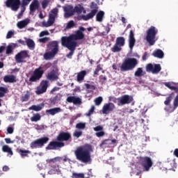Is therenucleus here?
<instances>
[{"mask_svg": "<svg viewBox=\"0 0 178 178\" xmlns=\"http://www.w3.org/2000/svg\"><path fill=\"white\" fill-rule=\"evenodd\" d=\"M58 12L59 10L58 8H53L49 15V19L47 22H43L42 25L44 27H51V26L55 23V19L58 17Z\"/></svg>", "mask_w": 178, "mask_h": 178, "instance_id": "obj_10", "label": "nucleus"}, {"mask_svg": "<svg viewBox=\"0 0 178 178\" xmlns=\"http://www.w3.org/2000/svg\"><path fill=\"white\" fill-rule=\"evenodd\" d=\"M50 38H40L39 39V41L40 42H42V44H45V42H48V41H49Z\"/></svg>", "mask_w": 178, "mask_h": 178, "instance_id": "obj_58", "label": "nucleus"}, {"mask_svg": "<svg viewBox=\"0 0 178 178\" xmlns=\"http://www.w3.org/2000/svg\"><path fill=\"white\" fill-rule=\"evenodd\" d=\"M74 137H76V138H79V137H81L83 136V131H76L73 134Z\"/></svg>", "mask_w": 178, "mask_h": 178, "instance_id": "obj_55", "label": "nucleus"}, {"mask_svg": "<svg viewBox=\"0 0 178 178\" xmlns=\"http://www.w3.org/2000/svg\"><path fill=\"white\" fill-rule=\"evenodd\" d=\"M44 35H49V32H48V31H43L40 32V37H44Z\"/></svg>", "mask_w": 178, "mask_h": 178, "instance_id": "obj_61", "label": "nucleus"}, {"mask_svg": "<svg viewBox=\"0 0 178 178\" xmlns=\"http://www.w3.org/2000/svg\"><path fill=\"white\" fill-rule=\"evenodd\" d=\"M118 143L116 139H106L102 143L101 146L104 147V148H111L113 145H115Z\"/></svg>", "mask_w": 178, "mask_h": 178, "instance_id": "obj_24", "label": "nucleus"}, {"mask_svg": "<svg viewBox=\"0 0 178 178\" xmlns=\"http://www.w3.org/2000/svg\"><path fill=\"white\" fill-rule=\"evenodd\" d=\"M48 84H49V82L47 80L42 81L40 83V87H38L35 91L37 95H40L41 94H44V92H47V90L48 89Z\"/></svg>", "mask_w": 178, "mask_h": 178, "instance_id": "obj_17", "label": "nucleus"}, {"mask_svg": "<svg viewBox=\"0 0 178 178\" xmlns=\"http://www.w3.org/2000/svg\"><path fill=\"white\" fill-rule=\"evenodd\" d=\"M13 35H15V32L13 31H9L6 35L7 40H9V38H12Z\"/></svg>", "mask_w": 178, "mask_h": 178, "instance_id": "obj_57", "label": "nucleus"}, {"mask_svg": "<svg viewBox=\"0 0 178 178\" xmlns=\"http://www.w3.org/2000/svg\"><path fill=\"white\" fill-rule=\"evenodd\" d=\"M102 97H99L97 98H96L95 99V105H97V106L101 105V104L102 103Z\"/></svg>", "mask_w": 178, "mask_h": 178, "instance_id": "obj_54", "label": "nucleus"}, {"mask_svg": "<svg viewBox=\"0 0 178 178\" xmlns=\"http://www.w3.org/2000/svg\"><path fill=\"white\" fill-rule=\"evenodd\" d=\"M162 70V67H161V64H154L148 63L146 65V72L147 73H152V74H158L159 72Z\"/></svg>", "mask_w": 178, "mask_h": 178, "instance_id": "obj_14", "label": "nucleus"}, {"mask_svg": "<svg viewBox=\"0 0 178 178\" xmlns=\"http://www.w3.org/2000/svg\"><path fill=\"white\" fill-rule=\"evenodd\" d=\"M136 45V38H134V32L131 30L129 35V47L130 49H133Z\"/></svg>", "mask_w": 178, "mask_h": 178, "instance_id": "obj_26", "label": "nucleus"}, {"mask_svg": "<svg viewBox=\"0 0 178 178\" xmlns=\"http://www.w3.org/2000/svg\"><path fill=\"white\" fill-rule=\"evenodd\" d=\"M17 152H18V154H19L20 156L22 158L29 156V154H30L29 150H23L22 149H17Z\"/></svg>", "mask_w": 178, "mask_h": 178, "instance_id": "obj_38", "label": "nucleus"}, {"mask_svg": "<svg viewBox=\"0 0 178 178\" xmlns=\"http://www.w3.org/2000/svg\"><path fill=\"white\" fill-rule=\"evenodd\" d=\"M115 108V104L112 102H109L103 106L102 112L104 115H108L109 112H113Z\"/></svg>", "mask_w": 178, "mask_h": 178, "instance_id": "obj_21", "label": "nucleus"}, {"mask_svg": "<svg viewBox=\"0 0 178 178\" xmlns=\"http://www.w3.org/2000/svg\"><path fill=\"white\" fill-rule=\"evenodd\" d=\"M92 16L91 14H88L86 15H82L77 17V20H84L85 22H87V20H90V19H92Z\"/></svg>", "mask_w": 178, "mask_h": 178, "instance_id": "obj_41", "label": "nucleus"}, {"mask_svg": "<svg viewBox=\"0 0 178 178\" xmlns=\"http://www.w3.org/2000/svg\"><path fill=\"white\" fill-rule=\"evenodd\" d=\"M126 39L124 37H118L116 38L115 43L111 49V52L116 53L122 51V47H124Z\"/></svg>", "mask_w": 178, "mask_h": 178, "instance_id": "obj_11", "label": "nucleus"}, {"mask_svg": "<svg viewBox=\"0 0 178 178\" xmlns=\"http://www.w3.org/2000/svg\"><path fill=\"white\" fill-rule=\"evenodd\" d=\"M94 131H96V137L101 138L105 136V131H104V127L98 125L93 128Z\"/></svg>", "mask_w": 178, "mask_h": 178, "instance_id": "obj_25", "label": "nucleus"}, {"mask_svg": "<svg viewBox=\"0 0 178 178\" xmlns=\"http://www.w3.org/2000/svg\"><path fill=\"white\" fill-rule=\"evenodd\" d=\"M47 79L48 80H58L59 79V76H58V74H56V70H53L51 72L48 73L47 74Z\"/></svg>", "mask_w": 178, "mask_h": 178, "instance_id": "obj_32", "label": "nucleus"}, {"mask_svg": "<svg viewBox=\"0 0 178 178\" xmlns=\"http://www.w3.org/2000/svg\"><path fill=\"white\" fill-rule=\"evenodd\" d=\"M146 72L144 71V68L138 67L136 71L134 72L135 77H143V76H145Z\"/></svg>", "mask_w": 178, "mask_h": 178, "instance_id": "obj_34", "label": "nucleus"}, {"mask_svg": "<svg viewBox=\"0 0 178 178\" xmlns=\"http://www.w3.org/2000/svg\"><path fill=\"white\" fill-rule=\"evenodd\" d=\"M44 75V70H42V67H39L36 68L34 71L33 74L29 78V81H27L28 86H31L33 83H37V81H40Z\"/></svg>", "mask_w": 178, "mask_h": 178, "instance_id": "obj_6", "label": "nucleus"}, {"mask_svg": "<svg viewBox=\"0 0 178 178\" xmlns=\"http://www.w3.org/2000/svg\"><path fill=\"white\" fill-rule=\"evenodd\" d=\"M83 175H85V178H90L91 176H92V172H91V170H90L88 172L83 173Z\"/></svg>", "mask_w": 178, "mask_h": 178, "instance_id": "obj_60", "label": "nucleus"}, {"mask_svg": "<svg viewBox=\"0 0 178 178\" xmlns=\"http://www.w3.org/2000/svg\"><path fill=\"white\" fill-rule=\"evenodd\" d=\"M178 108V95L175 97L173 101V106L169 104L164 109L165 112L168 113H172L174 111H176Z\"/></svg>", "mask_w": 178, "mask_h": 178, "instance_id": "obj_19", "label": "nucleus"}, {"mask_svg": "<svg viewBox=\"0 0 178 178\" xmlns=\"http://www.w3.org/2000/svg\"><path fill=\"white\" fill-rule=\"evenodd\" d=\"M87 75V71L82 70L77 74L76 81L81 83L84 80V77Z\"/></svg>", "mask_w": 178, "mask_h": 178, "instance_id": "obj_33", "label": "nucleus"}, {"mask_svg": "<svg viewBox=\"0 0 178 178\" xmlns=\"http://www.w3.org/2000/svg\"><path fill=\"white\" fill-rule=\"evenodd\" d=\"M94 111H95V106H92L90 109L88 111V113H86V116L90 117L92 113H94Z\"/></svg>", "mask_w": 178, "mask_h": 178, "instance_id": "obj_52", "label": "nucleus"}, {"mask_svg": "<svg viewBox=\"0 0 178 178\" xmlns=\"http://www.w3.org/2000/svg\"><path fill=\"white\" fill-rule=\"evenodd\" d=\"M91 152H92V146L86 143L82 146H79L74 150L76 159L82 163H91Z\"/></svg>", "mask_w": 178, "mask_h": 178, "instance_id": "obj_1", "label": "nucleus"}, {"mask_svg": "<svg viewBox=\"0 0 178 178\" xmlns=\"http://www.w3.org/2000/svg\"><path fill=\"white\" fill-rule=\"evenodd\" d=\"M72 178H86L84 173L72 172Z\"/></svg>", "mask_w": 178, "mask_h": 178, "instance_id": "obj_45", "label": "nucleus"}, {"mask_svg": "<svg viewBox=\"0 0 178 178\" xmlns=\"http://www.w3.org/2000/svg\"><path fill=\"white\" fill-rule=\"evenodd\" d=\"M61 44L63 47H65V48H67L70 51V52L67 54V57L68 59H72V56H73V54H74V51H76V47H77V42H68L66 40H64L63 39H61Z\"/></svg>", "mask_w": 178, "mask_h": 178, "instance_id": "obj_9", "label": "nucleus"}, {"mask_svg": "<svg viewBox=\"0 0 178 178\" xmlns=\"http://www.w3.org/2000/svg\"><path fill=\"white\" fill-rule=\"evenodd\" d=\"M59 52V42L57 40L50 41L47 44V52L43 55L45 60H51L53 58H55Z\"/></svg>", "mask_w": 178, "mask_h": 178, "instance_id": "obj_2", "label": "nucleus"}, {"mask_svg": "<svg viewBox=\"0 0 178 178\" xmlns=\"http://www.w3.org/2000/svg\"><path fill=\"white\" fill-rule=\"evenodd\" d=\"M26 45L28 48H29L31 50L35 48V43L34 42V40H33L32 39H28L26 40Z\"/></svg>", "mask_w": 178, "mask_h": 178, "instance_id": "obj_40", "label": "nucleus"}, {"mask_svg": "<svg viewBox=\"0 0 178 178\" xmlns=\"http://www.w3.org/2000/svg\"><path fill=\"white\" fill-rule=\"evenodd\" d=\"M83 31H86V28L83 26L79 27V30L76 31L75 34H72L70 36H63L61 40H64V41H67V42L73 43L77 42V40H83L84 39V33Z\"/></svg>", "mask_w": 178, "mask_h": 178, "instance_id": "obj_4", "label": "nucleus"}, {"mask_svg": "<svg viewBox=\"0 0 178 178\" xmlns=\"http://www.w3.org/2000/svg\"><path fill=\"white\" fill-rule=\"evenodd\" d=\"M13 131H14L13 127H8L7 128V132L8 134H13Z\"/></svg>", "mask_w": 178, "mask_h": 178, "instance_id": "obj_62", "label": "nucleus"}, {"mask_svg": "<svg viewBox=\"0 0 178 178\" xmlns=\"http://www.w3.org/2000/svg\"><path fill=\"white\" fill-rule=\"evenodd\" d=\"M152 55L153 56H154V58H158L159 59H162L163 56H165V54H163V51L159 49L154 51Z\"/></svg>", "mask_w": 178, "mask_h": 178, "instance_id": "obj_35", "label": "nucleus"}, {"mask_svg": "<svg viewBox=\"0 0 178 178\" xmlns=\"http://www.w3.org/2000/svg\"><path fill=\"white\" fill-rule=\"evenodd\" d=\"M31 2V0H22L20 5H23L24 6H27Z\"/></svg>", "mask_w": 178, "mask_h": 178, "instance_id": "obj_59", "label": "nucleus"}, {"mask_svg": "<svg viewBox=\"0 0 178 178\" xmlns=\"http://www.w3.org/2000/svg\"><path fill=\"white\" fill-rule=\"evenodd\" d=\"M38 9H40V1L38 0H33L29 6L30 14L34 13Z\"/></svg>", "mask_w": 178, "mask_h": 178, "instance_id": "obj_23", "label": "nucleus"}, {"mask_svg": "<svg viewBox=\"0 0 178 178\" xmlns=\"http://www.w3.org/2000/svg\"><path fill=\"white\" fill-rule=\"evenodd\" d=\"M30 98V95L26 94L24 96H22L21 101L22 102H27Z\"/></svg>", "mask_w": 178, "mask_h": 178, "instance_id": "obj_56", "label": "nucleus"}, {"mask_svg": "<svg viewBox=\"0 0 178 178\" xmlns=\"http://www.w3.org/2000/svg\"><path fill=\"white\" fill-rule=\"evenodd\" d=\"M59 101H60V96L58 95L51 99L52 104H58Z\"/></svg>", "mask_w": 178, "mask_h": 178, "instance_id": "obj_51", "label": "nucleus"}, {"mask_svg": "<svg viewBox=\"0 0 178 178\" xmlns=\"http://www.w3.org/2000/svg\"><path fill=\"white\" fill-rule=\"evenodd\" d=\"M67 101L70 104H74V105H80L81 104V99L80 97H76L74 96H70L67 98Z\"/></svg>", "mask_w": 178, "mask_h": 178, "instance_id": "obj_27", "label": "nucleus"}, {"mask_svg": "<svg viewBox=\"0 0 178 178\" xmlns=\"http://www.w3.org/2000/svg\"><path fill=\"white\" fill-rule=\"evenodd\" d=\"M13 51V47L11 44H9L7 47L6 54L7 55H9V54H12Z\"/></svg>", "mask_w": 178, "mask_h": 178, "instance_id": "obj_53", "label": "nucleus"}, {"mask_svg": "<svg viewBox=\"0 0 178 178\" xmlns=\"http://www.w3.org/2000/svg\"><path fill=\"white\" fill-rule=\"evenodd\" d=\"M139 163L144 168L146 172H148L151 168H152V160L148 156H140L139 158Z\"/></svg>", "mask_w": 178, "mask_h": 178, "instance_id": "obj_12", "label": "nucleus"}, {"mask_svg": "<svg viewBox=\"0 0 178 178\" xmlns=\"http://www.w3.org/2000/svg\"><path fill=\"white\" fill-rule=\"evenodd\" d=\"M84 7L81 6H76L74 8V13H77L78 15H81L83 13V10Z\"/></svg>", "mask_w": 178, "mask_h": 178, "instance_id": "obj_43", "label": "nucleus"}, {"mask_svg": "<svg viewBox=\"0 0 178 178\" xmlns=\"http://www.w3.org/2000/svg\"><path fill=\"white\" fill-rule=\"evenodd\" d=\"M63 147H65V143L59 142V140H53L49 143L45 149L47 151L56 150L58 148H63Z\"/></svg>", "mask_w": 178, "mask_h": 178, "instance_id": "obj_13", "label": "nucleus"}, {"mask_svg": "<svg viewBox=\"0 0 178 178\" xmlns=\"http://www.w3.org/2000/svg\"><path fill=\"white\" fill-rule=\"evenodd\" d=\"M64 17H65V19H69V17L74 16V8H73V6H67V7H64Z\"/></svg>", "mask_w": 178, "mask_h": 178, "instance_id": "obj_22", "label": "nucleus"}, {"mask_svg": "<svg viewBox=\"0 0 178 178\" xmlns=\"http://www.w3.org/2000/svg\"><path fill=\"white\" fill-rule=\"evenodd\" d=\"M133 102V97L129 95H124L121 97H119V102L118 103V106L122 105H127Z\"/></svg>", "mask_w": 178, "mask_h": 178, "instance_id": "obj_16", "label": "nucleus"}, {"mask_svg": "<svg viewBox=\"0 0 178 178\" xmlns=\"http://www.w3.org/2000/svg\"><path fill=\"white\" fill-rule=\"evenodd\" d=\"M105 16V12L100 10L96 15V22H99V23L102 22L104 20V17Z\"/></svg>", "mask_w": 178, "mask_h": 178, "instance_id": "obj_37", "label": "nucleus"}, {"mask_svg": "<svg viewBox=\"0 0 178 178\" xmlns=\"http://www.w3.org/2000/svg\"><path fill=\"white\" fill-rule=\"evenodd\" d=\"M49 141V138L44 136L40 138H38L32 141L30 144L31 149H36V148H42L45 144Z\"/></svg>", "mask_w": 178, "mask_h": 178, "instance_id": "obj_8", "label": "nucleus"}, {"mask_svg": "<svg viewBox=\"0 0 178 178\" xmlns=\"http://www.w3.org/2000/svg\"><path fill=\"white\" fill-rule=\"evenodd\" d=\"M147 58H148V53L145 51L143 55L142 59L143 60H147Z\"/></svg>", "mask_w": 178, "mask_h": 178, "instance_id": "obj_64", "label": "nucleus"}, {"mask_svg": "<svg viewBox=\"0 0 178 178\" xmlns=\"http://www.w3.org/2000/svg\"><path fill=\"white\" fill-rule=\"evenodd\" d=\"M8 92V88L0 86V98L5 97V94Z\"/></svg>", "mask_w": 178, "mask_h": 178, "instance_id": "obj_44", "label": "nucleus"}, {"mask_svg": "<svg viewBox=\"0 0 178 178\" xmlns=\"http://www.w3.org/2000/svg\"><path fill=\"white\" fill-rule=\"evenodd\" d=\"M72 138V135L69 132L62 131L56 137L57 141L63 143V141H69Z\"/></svg>", "mask_w": 178, "mask_h": 178, "instance_id": "obj_18", "label": "nucleus"}, {"mask_svg": "<svg viewBox=\"0 0 178 178\" xmlns=\"http://www.w3.org/2000/svg\"><path fill=\"white\" fill-rule=\"evenodd\" d=\"M138 65V60L134 58H127L123 60L122 63L120 66L121 72H129L136 68V66Z\"/></svg>", "mask_w": 178, "mask_h": 178, "instance_id": "obj_3", "label": "nucleus"}, {"mask_svg": "<svg viewBox=\"0 0 178 178\" xmlns=\"http://www.w3.org/2000/svg\"><path fill=\"white\" fill-rule=\"evenodd\" d=\"M29 111H35V112H40L42 109V105H33L31 107L29 108Z\"/></svg>", "mask_w": 178, "mask_h": 178, "instance_id": "obj_42", "label": "nucleus"}, {"mask_svg": "<svg viewBox=\"0 0 178 178\" xmlns=\"http://www.w3.org/2000/svg\"><path fill=\"white\" fill-rule=\"evenodd\" d=\"M156 34H158V29L154 26H150V29L147 31L146 41L149 45H155Z\"/></svg>", "mask_w": 178, "mask_h": 178, "instance_id": "obj_5", "label": "nucleus"}, {"mask_svg": "<svg viewBox=\"0 0 178 178\" xmlns=\"http://www.w3.org/2000/svg\"><path fill=\"white\" fill-rule=\"evenodd\" d=\"M6 8H10L14 12H17L20 8V0H6Z\"/></svg>", "mask_w": 178, "mask_h": 178, "instance_id": "obj_15", "label": "nucleus"}, {"mask_svg": "<svg viewBox=\"0 0 178 178\" xmlns=\"http://www.w3.org/2000/svg\"><path fill=\"white\" fill-rule=\"evenodd\" d=\"M172 99H173V97L172 96V95H170L169 97H168L165 101L164 102V104L166 106L170 105V102H172Z\"/></svg>", "mask_w": 178, "mask_h": 178, "instance_id": "obj_50", "label": "nucleus"}, {"mask_svg": "<svg viewBox=\"0 0 178 178\" xmlns=\"http://www.w3.org/2000/svg\"><path fill=\"white\" fill-rule=\"evenodd\" d=\"M90 9H92L90 13H89V15H92V17H94V16H95V15H97V13H98V5L95 3V2H92L91 5H90Z\"/></svg>", "mask_w": 178, "mask_h": 178, "instance_id": "obj_29", "label": "nucleus"}, {"mask_svg": "<svg viewBox=\"0 0 178 178\" xmlns=\"http://www.w3.org/2000/svg\"><path fill=\"white\" fill-rule=\"evenodd\" d=\"M111 101H112V102H114V104H119V97L118 98L112 97L111 99Z\"/></svg>", "mask_w": 178, "mask_h": 178, "instance_id": "obj_63", "label": "nucleus"}, {"mask_svg": "<svg viewBox=\"0 0 178 178\" xmlns=\"http://www.w3.org/2000/svg\"><path fill=\"white\" fill-rule=\"evenodd\" d=\"M172 84H176L175 82H165L164 86L171 90L172 91H175L178 92V88L176 86H173Z\"/></svg>", "mask_w": 178, "mask_h": 178, "instance_id": "obj_36", "label": "nucleus"}, {"mask_svg": "<svg viewBox=\"0 0 178 178\" xmlns=\"http://www.w3.org/2000/svg\"><path fill=\"white\" fill-rule=\"evenodd\" d=\"M30 24V19L26 18L22 21H19L17 24V27L22 30V29H24V27H26Z\"/></svg>", "mask_w": 178, "mask_h": 178, "instance_id": "obj_28", "label": "nucleus"}, {"mask_svg": "<svg viewBox=\"0 0 178 178\" xmlns=\"http://www.w3.org/2000/svg\"><path fill=\"white\" fill-rule=\"evenodd\" d=\"M49 2H51V0H43L42 1V9H47V8L48 7V5H49Z\"/></svg>", "mask_w": 178, "mask_h": 178, "instance_id": "obj_49", "label": "nucleus"}, {"mask_svg": "<svg viewBox=\"0 0 178 178\" xmlns=\"http://www.w3.org/2000/svg\"><path fill=\"white\" fill-rule=\"evenodd\" d=\"M76 128L79 130H84L86 129V122H79L76 124Z\"/></svg>", "mask_w": 178, "mask_h": 178, "instance_id": "obj_48", "label": "nucleus"}, {"mask_svg": "<svg viewBox=\"0 0 178 178\" xmlns=\"http://www.w3.org/2000/svg\"><path fill=\"white\" fill-rule=\"evenodd\" d=\"M3 152H7L9 155H13V152L12 151V148H10L8 145H4L2 147Z\"/></svg>", "mask_w": 178, "mask_h": 178, "instance_id": "obj_39", "label": "nucleus"}, {"mask_svg": "<svg viewBox=\"0 0 178 178\" xmlns=\"http://www.w3.org/2000/svg\"><path fill=\"white\" fill-rule=\"evenodd\" d=\"M3 81L4 83H16L17 80L16 79V76L13 74H10V75H6L3 77Z\"/></svg>", "mask_w": 178, "mask_h": 178, "instance_id": "obj_31", "label": "nucleus"}, {"mask_svg": "<svg viewBox=\"0 0 178 178\" xmlns=\"http://www.w3.org/2000/svg\"><path fill=\"white\" fill-rule=\"evenodd\" d=\"M31 122H38V120H41V115L40 113H36L31 118Z\"/></svg>", "mask_w": 178, "mask_h": 178, "instance_id": "obj_46", "label": "nucleus"}, {"mask_svg": "<svg viewBox=\"0 0 178 178\" xmlns=\"http://www.w3.org/2000/svg\"><path fill=\"white\" fill-rule=\"evenodd\" d=\"M74 26H76V24L74 23V21L71 20V21L68 22L65 29L67 30H70V29H73V27H74Z\"/></svg>", "mask_w": 178, "mask_h": 178, "instance_id": "obj_47", "label": "nucleus"}, {"mask_svg": "<svg viewBox=\"0 0 178 178\" xmlns=\"http://www.w3.org/2000/svg\"><path fill=\"white\" fill-rule=\"evenodd\" d=\"M61 161L62 157L60 156H56L49 160V163L51 168H52V169L49 171V175H55V173L59 170V164Z\"/></svg>", "mask_w": 178, "mask_h": 178, "instance_id": "obj_7", "label": "nucleus"}, {"mask_svg": "<svg viewBox=\"0 0 178 178\" xmlns=\"http://www.w3.org/2000/svg\"><path fill=\"white\" fill-rule=\"evenodd\" d=\"M26 58H29V53L27 51L23 50L16 54L15 60L17 63H23V59H26Z\"/></svg>", "mask_w": 178, "mask_h": 178, "instance_id": "obj_20", "label": "nucleus"}, {"mask_svg": "<svg viewBox=\"0 0 178 178\" xmlns=\"http://www.w3.org/2000/svg\"><path fill=\"white\" fill-rule=\"evenodd\" d=\"M60 112H62V108L59 107H56L54 108L46 110L47 115H51V116H55L56 113H59Z\"/></svg>", "mask_w": 178, "mask_h": 178, "instance_id": "obj_30", "label": "nucleus"}]
</instances>
